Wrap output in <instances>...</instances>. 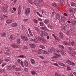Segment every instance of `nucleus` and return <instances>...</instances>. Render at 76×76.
I'll list each match as a JSON object with an SVG mask.
<instances>
[{"label": "nucleus", "instance_id": "f257e3e1", "mask_svg": "<svg viewBox=\"0 0 76 76\" xmlns=\"http://www.w3.org/2000/svg\"><path fill=\"white\" fill-rule=\"evenodd\" d=\"M66 63L69 64V65H71V66H75V64L73 62H71V61L68 60L66 61Z\"/></svg>", "mask_w": 76, "mask_h": 76}, {"label": "nucleus", "instance_id": "f03ea898", "mask_svg": "<svg viewBox=\"0 0 76 76\" xmlns=\"http://www.w3.org/2000/svg\"><path fill=\"white\" fill-rule=\"evenodd\" d=\"M20 38L22 39L24 41H28V38L24 36H21Z\"/></svg>", "mask_w": 76, "mask_h": 76}, {"label": "nucleus", "instance_id": "7ed1b4c3", "mask_svg": "<svg viewBox=\"0 0 76 76\" xmlns=\"http://www.w3.org/2000/svg\"><path fill=\"white\" fill-rule=\"evenodd\" d=\"M25 12L26 15H28L30 12V8H28L25 9Z\"/></svg>", "mask_w": 76, "mask_h": 76}, {"label": "nucleus", "instance_id": "20e7f679", "mask_svg": "<svg viewBox=\"0 0 76 76\" xmlns=\"http://www.w3.org/2000/svg\"><path fill=\"white\" fill-rule=\"evenodd\" d=\"M38 39L41 42H46V40L45 39L40 37H38Z\"/></svg>", "mask_w": 76, "mask_h": 76}, {"label": "nucleus", "instance_id": "39448f33", "mask_svg": "<svg viewBox=\"0 0 76 76\" xmlns=\"http://www.w3.org/2000/svg\"><path fill=\"white\" fill-rule=\"evenodd\" d=\"M23 64L24 66H25L26 67H27L28 66V61H24L23 62Z\"/></svg>", "mask_w": 76, "mask_h": 76}, {"label": "nucleus", "instance_id": "423d86ee", "mask_svg": "<svg viewBox=\"0 0 76 76\" xmlns=\"http://www.w3.org/2000/svg\"><path fill=\"white\" fill-rule=\"evenodd\" d=\"M18 15L20 14V12H21V7L20 6H19L18 8Z\"/></svg>", "mask_w": 76, "mask_h": 76}, {"label": "nucleus", "instance_id": "0eeeda50", "mask_svg": "<svg viewBox=\"0 0 76 76\" xmlns=\"http://www.w3.org/2000/svg\"><path fill=\"white\" fill-rule=\"evenodd\" d=\"M61 19L62 20H63V22H65L66 20V18L63 16H62L61 17Z\"/></svg>", "mask_w": 76, "mask_h": 76}, {"label": "nucleus", "instance_id": "6e6552de", "mask_svg": "<svg viewBox=\"0 0 76 76\" xmlns=\"http://www.w3.org/2000/svg\"><path fill=\"white\" fill-rule=\"evenodd\" d=\"M72 24L74 26L76 27V21L75 20L72 21Z\"/></svg>", "mask_w": 76, "mask_h": 76}, {"label": "nucleus", "instance_id": "1a4fd4ad", "mask_svg": "<svg viewBox=\"0 0 76 76\" xmlns=\"http://www.w3.org/2000/svg\"><path fill=\"white\" fill-rule=\"evenodd\" d=\"M29 45L31 48H35L36 46L35 45L32 44H29Z\"/></svg>", "mask_w": 76, "mask_h": 76}, {"label": "nucleus", "instance_id": "9d476101", "mask_svg": "<svg viewBox=\"0 0 76 76\" xmlns=\"http://www.w3.org/2000/svg\"><path fill=\"white\" fill-rule=\"evenodd\" d=\"M44 22L46 24H47V23H48L50 22V20H45L44 21Z\"/></svg>", "mask_w": 76, "mask_h": 76}, {"label": "nucleus", "instance_id": "9b49d317", "mask_svg": "<svg viewBox=\"0 0 76 76\" xmlns=\"http://www.w3.org/2000/svg\"><path fill=\"white\" fill-rule=\"evenodd\" d=\"M49 50H50L51 52H55V51H56V50L55 49H54V48H52L51 49H50Z\"/></svg>", "mask_w": 76, "mask_h": 76}, {"label": "nucleus", "instance_id": "f8f14e48", "mask_svg": "<svg viewBox=\"0 0 76 76\" xmlns=\"http://www.w3.org/2000/svg\"><path fill=\"white\" fill-rule=\"evenodd\" d=\"M59 36L60 38H63V34L62 33H59Z\"/></svg>", "mask_w": 76, "mask_h": 76}, {"label": "nucleus", "instance_id": "ddd939ff", "mask_svg": "<svg viewBox=\"0 0 76 76\" xmlns=\"http://www.w3.org/2000/svg\"><path fill=\"white\" fill-rule=\"evenodd\" d=\"M38 54H41L42 53V50L41 49H39L38 51Z\"/></svg>", "mask_w": 76, "mask_h": 76}, {"label": "nucleus", "instance_id": "4468645a", "mask_svg": "<svg viewBox=\"0 0 76 76\" xmlns=\"http://www.w3.org/2000/svg\"><path fill=\"white\" fill-rule=\"evenodd\" d=\"M12 47L14 48H19V47L17 46L16 45L13 44L12 45Z\"/></svg>", "mask_w": 76, "mask_h": 76}, {"label": "nucleus", "instance_id": "2eb2a0df", "mask_svg": "<svg viewBox=\"0 0 76 76\" xmlns=\"http://www.w3.org/2000/svg\"><path fill=\"white\" fill-rule=\"evenodd\" d=\"M44 31H42L41 32V33L40 34V35L41 37H42L43 35L44 36Z\"/></svg>", "mask_w": 76, "mask_h": 76}, {"label": "nucleus", "instance_id": "dca6fc26", "mask_svg": "<svg viewBox=\"0 0 76 76\" xmlns=\"http://www.w3.org/2000/svg\"><path fill=\"white\" fill-rule=\"evenodd\" d=\"M12 22V20H8L6 21L7 23H10Z\"/></svg>", "mask_w": 76, "mask_h": 76}, {"label": "nucleus", "instance_id": "f3484780", "mask_svg": "<svg viewBox=\"0 0 76 76\" xmlns=\"http://www.w3.org/2000/svg\"><path fill=\"white\" fill-rule=\"evenodd\" d=\"M17 26V23H12L11 24V26L12 27H15Z\"/></svg>", "mask_w": 76, "mask_h": 76}, {"label": "nucleus", "instance_id": "a211bd4d", "mask_svg": "<svg viewBox=\"0 0 76 76\" xmlns=\"http://www.w3.org/2000/svg\"><path fill=\"white\" fill-rule=\"evenodd\" d=\"M55 55L56 56V57H57V58H58V57H61V55H60V54H58L57 53H55Z\"/></svg>", "mask_w": 76, "mask_h": 76}, {"label": "nucleus", "instance_id": "6ab92c4d", "mask_svg": "<svg viewBox=\"0 0 76 76\" xmlns=\"http://www.w3.org/2000/svg\"><path fill=\"white\" fill-rule=\"evenodd\" d=\"M52 6H54V7H57V6H58L57 4H56V3H53Z\"/></svg>", "mask_w": 76, "mask_h": 76}, {"label": "nucleus", "instance_id": "aec40b11", "mask_svg": "<svg viewBox=\"0 0 76 76\" xmlns=\"http://www.w3.org/2000/svg\"><path fill=\"white\" fill-rule=\"evenodd\" d=\"M5 51H7V52H10V50L9 48H6L5 49Z\"/></svg>", "mask_w": 76, "mask_h": 76}, {"label": "nucleus", "instance_id": "412c9836", "mask_svg": "<svg viewBox=\"0 0 76 76\" xmlns=\"http://www.w3.org/2000/svg\"><path fill=\"white\" fill-rule=\"evenodd\" d=\"M31 61L32 64H35V61L33 59H31Z\"/></svg>", "mask_w": 76, "mask_h": 76}, {"label": "nucleus", "instance_id": "4be33fe9", "mask_svg": "<svg viewBox=\"0 0 76 76\" xmlns=\"http://www.w3.org/2000/svg\"><path fill=\"white\" fill-rule=\"evenodd\" d=\"M71 44L72 46H73L74 45H75L76 43H75V42L74 41L72 42L71 43Z\"/></svg>", "mask_w": 76, "mask_h": 76}, {"label": "nucleus", "instance_id": "5701e85b", "mask_svg": "<svg viewBox=\"0 0 76 76\" xmlns=\"http://www.w3.org/2000/svg\"><path fill=\"white\" fill-rule=\"evenodd\" d=\"M39 24L41 26H44V23H43V22H39Z\"/></svg>", "mask_w": 76, "mask_h": 76}, {"label": "nucleus", "instance_id": "b1692460", "mask_svg": "<svg viewBox=\"0 0 76 76\" xmlns=\"http://www.w3.org/2000/svg\"><path fill=\"white\" fill-rule=\"evenodd\" d=\"M48 28H50V29H52L53 28V26L48 25Z\"/></svg>", "mask_w": 76, "mask_h": 76}, {"label": "nucleus", "instance_id": "393cba45", "mask_svg": "<svg viewBox=\"0 0 76 76\" xmlns=\"http://www.w3.org/2000/svg\"><path fill=\"white\" fill-rule=\"evenodd\" d=\"M13 36H12V35H11L10 38V41H13Z\"/></svg>", "mask_w": 76, "mask_h": 76}, {"label": "nucleus", "instance_id": "a878e982", "mask_svg": "<svg viewBox=\"0 0 76 76\" xmlns=\"http://www.w3.org/2000/svg\"><path fill=\"white\" fill-rule=\"evenodd\" d=\"M71 5L72 6L74 7L76 5V4H75V3H74V2H72L71 4Z\"/></svg>", "mask_w": 76, "mask_h": 76}, {"label": "nucleus", "instance_id": "bb28decb", "mask_svg": "<svg viewBox=\"0 0 76 76\" xmlns=\"http://www.w3.org/2000/svg\"><path fill=\"white\" fill-rule=\"evenodd\" d=\"M4 54H5V55H8V56H10V54L9 53H8L7 52H5L4 53Z\"/></svg>", "mask_w": 76, "mask_h": 76}, {"label": "nucleus", "instance_id": "cd10ccee", "mask_svg": "<svg viewBox=\"0 0 76 76\" xmlns=\"http://www.w3.org/2000/svg\"><path fill=\"white\" fill-rule=\"evenodd\" d=\"M64 0H60V3L61 4H64Z\"/></svg>", "mask_w": 76, "mask_h": 76}, {"label": "nucleus", "instance_id": "c85d7f7f", "mask_svg": "<svg viewBox=\"0 0 76 76\" xmlns=\"http://www.w3.org/2000/svg\"><path fill=\"white\" fill-rule=\"evenodd\" d=\"M33 42L36 43H38V41L36 39H34Z\"/></svg>", "mask_w": 76, "mask_h": 76}, {"label": "nucleus", "instance_id": "c756f323", "mask_svg": "<svg viewBox=\"0 0 76 76\" xmlns=\"http://www.w3.org/2000/svg\"><path fill=\"white\" fill-rule=\"evenodd\" d=\"M15 70L16 71H20V70L21 69H20L19 68H15Z\"/></svg>", "mask_w": 76, "mask_h": 76}, {"label": "nucleus", "instance_id": "7c9ffc66", "mask_svg": "<svg viewBox=\"0 0 76 76\" xmlns=\"http://www.w3.org/2000/svg\"><path fill=\"white\" fill-rule=\"evenodd\" d=\"M68 48L69 50H70V51H72L73 50V48H72L70 47H68Z\"/></svg>", "mask_w": 76, "mask_h": 76}, {"label": "nucleus", "instance_id": "2f4dec72", "mask_svg": "<svg viewBox=\"0 0 76 76\" xmlns=\"http://www.w3.org/2000/svg\"><path fill=\"white\" fill-rule=\"evenodd\" d=\"M21 26L22 30L23 31H25V27H24V26H23V25H22Z\"/></svg>", "mask_w": 76, "mask_h": 76}, {"label": "nucleus", "instance_id": "473e14b6", "mask_svg": "<svg viewBox=\"0 0 76 76\" xmlns=\"http://www.w3.org/2000/svg\"><path fill=\"white\" fill-rule=\"evenodd\" d=\"M31 73L32 74V75H36L37 73L35 72V71H32V72H31Z\"/></svg>", "mask_w": 76, "mask_h": 76}, {"label": "nucleus", "instance_id": "72a5a7b5", "mask_svg": "<svg viewBox=\"0 0 76 76\" xmlns=\"http://www.w3.org/2000/svg\"><path fill=\"white\" fill-rule=\"evenodd\" d=\"M60 53L62 54V55H63L64 53V51H63V50H61L60 51Z\"/></svg>", "mask_w": 76, "mask_h": 76}, {"label": "nucleus", "instance_id": "f704fd0d", "mask_svg": "<svg viewBox=\"0 0 76 76\" xmlns=\"http://www.w3.org/2000/svg\"><path fill=\"white\" fill-rule=\"evenodd\" d=\"M33 22L34 23H37L38 21H37V20L36 19H34L33 20Z\"/></svg>", "mask_w": 76, "mask_h": 76}, {"label": "nucleus", "instance_id": "c9c22d12", "mask_svg": "<svg viewBox=\"0 0 76 76\" xmlns=\"http://www.w3.org/2000/svg\"><path fill=\"white\" fill-rule=\"evenodd\" d=\"M42 52H43V53L44 54H47V52L46 51L42 50Z\"/></svg>", "mask_w": 76, "mask_h": 76}, {"label": "nucleus", "instance_id": "e433bc0d", "mask_svg": "<svg viewBox=\"0 0 76 76\" xmlns=\"http://www.w3.org/2000/svg\"><path fill=\"white\" fill-rule=\"evenodd\" d=\"M20 39H17V42L18 44H19L20 43Z\"/></svg>", "mask_w": 76, "mask_h": 76}, {"label": "nucleus", "instance_id": "4c0bfd02", "mask_svg": "<svg viewBox=\"0 0 76 76\" xmlns=\"http://www.w3.org/2000/svg\"><path fill=\"white\" fill-rule=\"evenodd\" d=\"M62 30L64 31H65L66 30V27H65V26H62Z\"/></svg>", "mask_w": 76, "mask_h": 76}, {"label": "nucleus", "instance_id": "58836bf2", "mask_svg": "<svg viewBox=\"0 0 76 76\" xmlns=\"http://www.w3.org/2000/svg\"><path fill=\"white\" fill-rule=\"evenodd\" d=\"M36 30L37 31V33L38 34H40L41 32L39 30V29L38 28H36Z\"/></svg>", "mask_w": 76, "mask_h": 76}, {"label": "nucleus", "instance_id": "ea45409f", "mask_svg": "<svg viewBox=\"0 0 76 76\" xmlns=\"http://www.w3.org/2000/svg\"><path fill=\"white\" fill-rule=\"evenodd\" d=\"M8 70H12V67L10 66H8Z\"/></svg>", "mask_w": 76, "mask_h": 76}, {"label": "nucleus", "instance_id": "a19ab883", "mask_svg": "<svg viewBox=\"0 0 76 76\" xmlns=\"http://www.w3.org/2000/svg\"><path fill=\"white\" fill-rule=\"evenodd\" d=\"M56 19H59V15H58L57 14L56 15Z\"/></svg>", "mask_w": 76, "mask_h": 76}, {"label": "nucleus", "instance_id": "79ce46f5", "mask_svg": "<svg viewBox=\"0 0 76 76\" xmlns=\"http://www.w3.org/2000/svg\"><path fill=\"white\" fill-rule=\"evenodd\" d=\"M40 48H41L42 49H44L45 48L44 46L42 45H40Z\"/></svg>", "mask_w": 76, "mask_h": 76}, {"label": "nucleus", "instance_id": "37998d69", "mask_svg": "<svg viewBox=\"0 0 76 76\" xmlns=\"http://www.w3.org/2000/svg\"><path fill=\"white\" fill-rule=\"evenodd\" d=\"M60 66H63L64 67L65 66V65L63 63H61L59 64Z\"/></svg>", "mask_w": 76, "mask_h": 76}, {"label": "nucleus", "instance_id": "c03bdc74", "mask_svg": "<svg viewBox=\"0 0 76 76\" xmlns=\"http://www.w3.org/2000/svg\"><path fill=\"white\" fill-rule=\"evenodd\" d=\"M55 39L56 41L57 42H59V39H58V38H57V37H56V38H55Z\"/></svg>", "mask_w": 76, "mask_h": 76}, {"label": "nucleus", "instance_id": "a18cd8bd", "mask_svg": "<svg viewBox=\"0 0 76 76\" xmlns=\"http://www.w3.org/2000/svg\"><path fill=\"white\" fill-rule=\"evenodd\" d=\"M29 33L30 34V35L31 36V37H33V35L32 34V32H31V31H29Z\"/></svg>", "mask_w": 76, "mask_h": 76}, {"label": "nucleus", "instance_id": "49530a36", "mask_svg": "<svg viewBox=\"0 0 76 76\" xmlns=\"http://www.w3.org/2000/svg\"><path fill=\"white\" fill-rule=\"evenodd\" d=\"M38 1V0H34V1H33V3H34V4H36L37 3V2Z\"/></svg>", "mask_w": 76, "mask_h": 76}, {"label": "nucleus", "instance_id": "de8ad7c7", "mask_svg": "<svg viewBox=\"0 0 76 76\" xmlns=\"http://www.w3.org/2000/svg\"><path fill=\"white\" fill-rule=\"evenodd\" d=\"M6 33H3L2 35V37H4L5 36H6Z\"/></svg>", "mask_w": 76, "mask_h": 76}, {"label": "nucleus", "instance_id": "09e8293b", "mask_svg": "<svg viewBox=\"0 0 76 76\" xmlns=\"http://www.w3.org/2000/svg\"><path fill=\"white\" fill-rule=\"evenodd\" d=\"M64 43L66 45H69V43L66 42H64Z\"/></svg>", "mask_w": 76, "mask_h": 76}, {"label": "nucleus", "instance_id": "8fccbe9b", "mask_svg": "<svg viewBox=\"0 0 76 76\" xmlns=\"http://www.w3.org/2000/svg\"><path fill=\"white\" fill-rule=\"evenodd\" d=\"M28 2H29V3H30V4H32V1H31V0H28Z\"/></svg>", "mask_w": 76, "mask_h": 76}, {"label": "nucleus", "instance_id": "3c124183", "mask_svg": "<svg viewBox=\"0 0 76 76\" xmlns=\"http://www.w3.org/2000/svg\"><path fill=\"white\" fill-rule=\"evenodd\" d=\"M48 35V34H47V32H46L45 31L44 36H47V35Z\"/></svg>", "mask_w": 76, "mask_h": 76}, {"label": "nucleus", "instance_id": "603ef678", "mask_svg": "<svg viewBox=\"0 0 76 76\" xmlns=\"http://www.w3.org/2000/svg\"><path fill=\"white\" fill-rule=\"evenodd\" d=\"M52 58H57V57L56 56H55L52 57Z\"/></svg>", "mask_w": 76, "mask_h": 76}, {"label": "nucleus", "instance_id": "864d4df0", "mask_svg": "<svg viewBox=\"0 0 76 76\" xmlns=\"http://www.w3.org/2000/svg\"><path fill=\"white\" fill-rule=\"evenodd\" d=\"M75 9L73 8L72 9V12L73 13H75Z\"/></svg>", "mask_w": 76, "mask_h": 76}, {"label": "nucleus", "instance_id": "5fc2aeb1", "mask_svg": "<svg viewBox=\"0 0 76 76\" xmlns=\"http://www.w3.org/2000/svg\"><path fill=\"white\" fill-rule=\"evenodd\" d=\"M3 11L5 12L7 11V9L6 8H4L3 9Z\"/></svg>", "mask_w": 76, "mask_h": 76}, {"label": "nucleus", "instance_id": "6e6d98bb", "mask_svg": "<svg viewBox=\"0 0 76 76\" xmlns=\"http://www.w3.org/2000/svg\"><path fill=\"white\" fill-rule=\"evenodd\" d=\"M55 76H61L59 74L55 73Z\"/></svg>", "mask_w": 76, "mask_h": 76}, {"label": "nucleus", "instance_id": "4d7b16f0", "mask_svg": "<svg viewBox=\"0 0 76 76\" xmlns=\"http://www.w3.org/2000/svg\"><path fill=\"white\" fill-rule=\"evenodd\" d=\"M59 48H63H63H64V46L61 45L59 46Z\"/></svg>", "mask_w": 76, "mask_h": 76}, {"label": "nucleus", "instance_id": "13d9d810", "mask_svg": "<svg viewBox=\"0 0 76 76\" xmlns=\"http://www.w3.org/2000/svg\"><path fill=\"white\" fill-rule=\"evenodd\" d=\"M24 70H25V71H26V72H27V71H28V68L25 67L24 68Z\"/></svg>", "mask_w": 76, "mask_h": 76}, {"label": "nucleus", "instance_id": "bf43d9fd", "mask_svg": "<svg viewBox=\"0 0 76 76\" xmlns=\"http://www.w3.org/2000/svg\"><path fill=\"white\" fill-rule=\"evenodd\" d=\"M28 48L27 46H24V47H23V48L24 49H28Z\"/></svg>", "mask_w": 76, "mask_h": 76}, {"label": "nucleus", "instance_id": "052dcab7", "mask_svg": "<svg viewBox=\"0 0 76 76\" xmlns=\"http://www.w3.org/2000/svg\"><path fill=\"white\" fill-rule=\"evenodd\" d=\"M67 69L69 70H71V68H70V67L68 66L67 67Z\"/></svg>", "mask_w": 76, "mask_h": 76}, {"label": "nucleus", "instance_id": "680f3d73", "mask_svg": "<svg viewBox=\"0 0 76 76\" xmlns=\"http://www.w3.org/2000/svg\"><path fill=\"white\" fill-rule=\"evenodd\" d=\"M52 35L53 36V37H54L55 38H57V37L55 35V34H52Z\"/></svg>", "mask_w": 76, "mask_h": 76}, {"label": "nucleus", "instance_id": "e2e57ef3", "mask_svg": "<svg viewBox=\"0 0 76 76\" xmlns=\"http://www.w3.org/2000/svg\"><path fill=\"white\" fill-rule=\"evenodd\" d=\"M6 65V64H5V63H4L2 65V67H4V66L5 65Z\"/></svg>", "mask_w": 76, "mask_h": 76}, {"label": "nucleus", "instance_id": "0e129e2a", "mask_svg": "<svg viewBox=\"0 0 76 76\" xmlns=\"http://www.w3.org/2000/svg\"><path fill=\"white\" fill-rule=\"evenodd\" d=\"M3 16H4V18H7L8 16H7L4 15H3Z\"/></svg>", "mask_w": 76, "mask_h": 76}, {"label": "nucleus", "instance_id": "69168bd1", "mask_svg": "<svg viewBox=\"0 0 76 76\" xmlns=\"http://www.w3.org/2000/svg\"><path fill=\"white\" fill-rule=\"evenodd\" d=\"M40 5H41V4H40V3H39V4H37V6H40Z\"/></svg>", "mask_w": 76, "mask_h": 76}, {"label": "nucleus", "instance_id": "338daca9", "mask_svg": "<svg viewBox=\"0 0 76 76\" xmlns=\"http://www.w3.org/2000/svg\"><path fill=\"white\" fill-rule=\"evenodd\" d=\"M53 65H55V66H58V64L56 63L53 64Z\"/></svg>", "mask_w": 76, "mask_h": 76}, {"label": "nucleus", "instance_id": "774afa93", "mask_svg": "<svg viewBox=\"0 0 76 76\" xmlns=\"http://www.w3.org/2000/svg\"><path fill=\"white\" fill-rule=\"evenodd\" d=\"M64 15L65 16H67V14L66 13H64Z\"/></svg>", "mask_w": 76, "mask_h": 76}]
</instances>
